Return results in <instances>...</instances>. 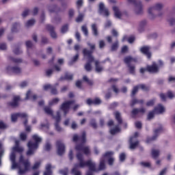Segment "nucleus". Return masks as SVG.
<instances>
[{
  "label": "nucleus",
  "mask_w": 175,
  "mask_h": 175,
  "mask_svg": "<svg viewBox=\"0 0 175 175\" xmlns=\"http://www.w3.org/2000/svg\"><path fill=\"white\" fill-rule=\"evenodd\" d=\"M46 172H44V175H53V170H51V164H48L46 167Z\"/></svg>",
  "instance_id": "nucleus-38"
},
{
  "label": "nucleus",
  "mask_w": 175,
  "mask_h": 175,
  "mask_svg": "<svg viewBox=\"0 0 175 175\" xmlns=\"http://www.w3.org/2000/svg\"><path fill=\"white\" fill-rule=\"evenodd\" d=\"M115 118L118 122V125L115 126V128L110 130L111 135H116V133H118L121 132V129H120V126L122 124V118H121V113L120 111H116L115 112Z\"/></svg>",
  "instance_id": "nucleus-4"
},
{
  "label": "nucleus",
  "mask_w": 175,
  "mask_h": 175,
  "mask_svg": "<svg viewBox=\"0 0 175 175\" xmlns=\"http://www.w3.org/2000/svg\"><path fill=\"white\" fill-rule=\"evenodd\" d=\"M86 103L88 105V106H92V105H94L95 106H99V105L102 103V100H100L99 98H95L94 100L88 98Z\"/></svg>",
  "instance_id": "nucleus-17"
},
{
  "label": "nucleus",
  "mask_w": 175,
  "mask_h": 175,
  "mask_svg": "<svg viewBox=\"0 0 175 175\" xmlns=\"http://www.w3.org/2000/svg\"><path fill=\"white\" fill-rule=\"evenodd\" d=\"M40 18L41 24H43V23H44V21H46V14L44 13V11L42 12Z\"/></svg>",
  "instance_id": "nucleus-54"
},
{
  "label": "nucleus",
  "mask_w": 175,
  "mask_h": 175,
  "mask_svg": "<svg viewBox=\"0 0 175 175\" xmlns=\"http://www.w3.org/2000/svg\"><path fill=\"white\" fill-rule=\"evenodd\" d=\"M94 62H95V57H88V62L84 66L86 72H91V70H92V66L91 65V63Z\"/></svg>",
  "instance_id": "nucleus-19"
},
{
  "label": "nucleus",
  "mask_w": 175,
  "mask_h": 175,
  "mask_svg": "<svg viewBox=\"0 0 175 175\" xmlns=\"http://www.w3.org/2000/svg\"><path fill=\"white\" fill-rule=\"evenodd\" d=\"M21 28V24H20V22H15L12 23L11 32L12 33H17L18 32H19Z\"/></svg>",
  "instance_id": "nucleus-20"
},
{
  "label": "nucleus",
  "mask_w": 175,
  "mask_h": 175,
  "mask_svg": "<svg viewBox=\"0 0 175 175\" xmlns=\"http://www.w3.org/2000/svg\"><path fill=\"white\" fill-rule=\"evenodd\" d=\"M11 61L14 62V64L23 63V59H21V58L11 57Z\"/></svg>",
  "instance_id": "nucleus-52"
},
{
  "label": "nucleus",
  "mask_w": 175,
  "mask_h": 175,
  "mask_svg": "<svg viewBox=\"0 0 175 175\" xmlns=\"http://www.w3.org/2000/svg\"><path fill=\"white\" fill-rule=\"evenodd\" d=\"M79 55L77 53L68 62L69 66H72L75 62H77V59H79Z\"/></svg>",
  "instance_id": "nucleus-34"
},
{
  "label": "nucleus",
  "mask_w": 175,
  "mask_h": 175,
  "mask_svg": "<svg viewBox=\"0 0 175 175\" xmlns=\"http://www.w3.org/2000/svg\"><path fill=\"white\" fill-rule=\"evenodd\" d=\"M75 17V10L73 8H70L68 10V20H72Z\"/></svg>",
  "instance_id": "nucleus-44"
},
{
  "label": "nucleus",
  "mask_w": 175,
  "mask_h": 175,
  "mask_svg": "<svg viewBox=\"0 0 175 175\" xmlns=\"http://www.w3.org/2000/svg\"><path fill=\"white\" fill-rule=\"evenodd\" d=\"M99 64V61H95V70L96 73H102V72H103V67L100 66Z\"/></svg>",
  "instance_id": "nucleus-29"
},
{
  "label": "nucleus",
  "mask_w": 175,
  "mask_h": 175,
  "mask_svg": "<svg viewBox=\"0 0 175 175\" xmlns=\"http://www.w3.org/2000/svg\"><path fill=\"white\" fill-rule=\"evenodd\" d=\"M40 167V161H37L34 163L33 166L31 167L32 170H36Z\"/></svg>",
  "instance_id": "nucleus-61"
},
{
  "label": "nucleus",
  "mask_w": 175,
  "mask_h": 175,
  "mask_svg": "<svg viewBox=\"0 0 175 175\" xmlns=\"http://www.w3.org/2000/svg\"><path fill=\"white\" fill-rule=\"evenodd\" d=\"M81 31L83 32L85 36H88V29L86 25H83L81 27Z\"/></svg>",
  "instance_id": "nucleus-53"
},
{
  "label": "nucleus",
  "mask_w": 175,
  "mask_h": 175,
  "mask_svg": "<svg viewBox=\"0 0 175 175\" xmlns=\"http://www.w3.org/2000/svg\"><path fill=\"white\" fill-rule=\"evenodd\" d=\"M62 80H73V75L66 74L64 77H61Z\"/></svg>",
  "instance_id": "nucleus-47"
},
{
  "label": "nucleus",
  "mask_w": 175,
  "mask_h": 175,
  "mask_svg": "<svg viewBox=\"0 0 175 175\" xmlns=\"http://www.w3.org/2000/svg\"><path fill=\"white\" fill-rule=\"evenodd\" d=\"M19 163H22L24 166V169H21V167H19L18 173L20 175H23L27 173V172H29L31 170V162H29V160L24 159V156L21 154L19 157Z\"/></svg>",
  "instance_id": "nucleus-3"
},
{
  "label": "nucleus",
  "mask_w": 175,
  "mask_h": 175,
  "mask_svg": "<svg viewBox=\"0 0 175 175\" xmlns=\"http://www.w3.org/2000/svg\"><path fill=\"white\" fill-rule=\"evenodd\" d=\"M68 29H69V26L68 25V24H66L62 27L61 33H66V32H68Z\"/></svg>",
  "instance_id": "nucleus-46"
},
{
  "label": "nucleus",
  "mask_w": 175,
  "mask_h": 175,
  "mask_svg": "<svg viewBox=\"0 0 175 175\" xmlns=\"http://www.w3.org/2000/svg\"><path fill=\"white\" fill-rule=\"evenodd\" d=\"M111 98V92L110 91V89L108 90V92L105 95V99L108 100V99H110Z\"/></svg>",
  "instance_id": "nucleus-62"
},
{
  "label": "nucleus",
  "mask_w": 175,
  "mask_h": 175,
  "mask_svg": "<svg viewBox=\"0 0 175 175\" xmlns=\"http://www.w3.org/2000/svg\"><path fill=\"white\" fill-rule=\"evenodd\" d=\"M81 168L80 163H75L74 165V167L72 169V173L75 175H81V172L80 171H77V169Z\"/></svg>",
  "instance_id": "nucleus-24"
},
{
  "label": "nucleus",
  "mask_w": 175,
  "mask_h": 175,
  "mask_svg": "<svg viewBox=\"0 0 175 175\" xmlns=\"http://www.w3.org/2000/svg\"><path fill=\"white\" fill-rule=\"evenodd\" d=\"M8 75L12 76V75H21L22 70L21 68L17 66H8L5 68Z\"/></svg>",
  "instance_id": "nucleus-6"
},
{
  "label": "nucleus",
  "mask_w": 175,
  "mask_h": 175,
  "mask_svg": "<svg viewBox=\"0 0 175 175\" xmlns=\"http://www.w3.org/2000/svg\"><path fill=\"white\" fill-rule=\"evenodd\" d=\"M137 92H139V85H135L133 87L131 91V98H135V96L136 95V94H137Z\"/></svg>",
  "instance_id": "nucleus-39"
},
{
  "label": "nucleus",
  "mask_w": 175,
  "mask_h": 175,
  "mask_svg": "<svg viewBox=\"0 0 175 175\" xmlns=\"http://www.w3.org/2000/svg\"><path fill=\"white\" fill-rule=\"evenodd\" d=\"M29 14V10L28 8H26L22 13L21 16L22 17H23V18H25V17H27Z\"/></svg>",
  "instance_id": "nucleus-60"
},
{
  "label": "nucleus",
  "mask_w": 175,
  "mask_h": 175,
  "mask_svg": "<svg viewBox=\"0 0 175 175\" xmlns=\"http://www.w3.org/2000/svg\"><path fill=\"white\" fill-rule=\"evenodd\" d=\"M49 12H51V13H59V12H62V10H61V8L57 5V4H54L53 8L49 9Z\"/></svg>",
  "instance_id": "nucleus-32"
},
{
  "label": "nucleus",
  "mask_w": 175,
  "mask_h": 175,
  "mask_svg": "<svg viewBox=\"0 0 175 175\" xmlns=\"http://www.w3.org/2000/svg\"><path fill=\"white\" fill-rule=\"evenodd\" d=\"M79 142H81V144H85L87 143V133L83 131L81 136H79Z\"/></svg>",
  "instance_id": "nucleus-31"
},
{
  "label": "nucleus",
  "mask_w": 175,
  "mask_h": 175,
  "mask_svg": "<svg viewBox=\"0 0 175 175\" xmlns=\"http://www.w3.org/2000/svg\"><path fill=\"white\" fill-rule=\"evenodd\" d=\"M113 10L114 12V16L116 18H121V17H122V14L121 13V11H120V8H118V7L113 6Z\"/></svg>",
  "instance_id": "nucleus-26"
},
{
  "label": "nucleus",
  "mask_w": 175,
  "mask_h": 175,
  "mask_svg": "<svg viewBox=\"0 0 175 175\" xmlns=\"http://www.w3.org/2000/svg\"><path fill=\"white\" fill-rule=\"evenodd\" d=\"M162 8H163V5L161 3H157L155 5L149 8L148 13L150 16V20H154V18H155V17H157V16H155L152 13V12H154V10H162Z\"/></svg>",
  "instance_id": "nucleus-12"
},
{
  "label": "nucleus",
  "mask_w": 175,
  "mask_h": 175,
  "mask_svg": "<svg viewBox=\"0 0 175 175\" xmlns=\"http://www.w3.org/2000/svg\"><path fill=\"white\" fill-rule=\"evenodd\" d=\"M56 152L59 157H62L66 152V146L62 140L58 139L55 142Z\"/></svg>",
  "instance_id": "nucleus-5"
},
{
  "label": "nucleus",
  "mask_w": 175,
  "mask_h": 175,
  "mask_svg": "<svg viewBox=\"0 0 175 175\" xmlns=\"http://www.w3.org/2000/svg\"><path fill=\"white\" fill-rule=\"evenodd\" d=\"M158 127L153 129V135L152 137H148L146 143L150 144L152 142H155L161 133H163L165 132V128H163V125L162 124H158Z\"/></svg>",
  "instance_id": "nucleus-2"
},
{
  "label": "nucleus",
  "mask_w": 175,
  "mask_h": 175,
  "mask_svg": "<svg viewBox=\"0 0 175 175\" xmlns=\"http://www.w3.org/2000/svg\"><path fill=\"white\" fill-rule=\"evenodd\" d=\"M119 159L120 162H124L125 159H126V154L124 152L120 153Z\"/></svg>",
  "instance_id": "nucleus-48"
},
{
  "label": "nucleus",
  "mask_w": 175,
  "mask_h": 175,
  "mask_svg": "<svg viewBox=\"0 0 175 175\" xmlns=\"http://www.w3.org/2000/svg\"><path fill=\"white\" fill-rule=\"evenodd\" d=\"M139 103V100H137V98H135V97L133 98V99L131 100V101L130 102V106L131 107H133L135 106V105Z\"/></svg>",
  "instance_id": "nucleus-51"
},
{
  "label": "nucleus",
  "mask_w": 175,
  "mask_h": 175,
  "mask_svg": "<svg viewBox=\"0 0 175 175\" xmlns=\"http://www.w3.org/2000/svg\"><path fill=\"white\" fill-rule=\"evenodd\" d=\"M124 64H132V62H137V58L132 56H127L124 58Z\"/></svg>",
  "instance_id": "nucleus-25"
},
{
  "label": "nucleus",
  "mask_w": 175,
  "mask_h": 175,
  "mask_svg": "<svg viewBox=\"0 0 175 175\" xmlns=\"http://www.w3.org/2000/svg\"><path fill=\"white\" fill-rule=\"evenodd\" d=\"M147 25V21L144 20L139 23V25L138 27V32L142 33V32H144V28L146 25Z\"/></svg>",
  "instance_id": "nucleus-28"
},
{
  "label": "nucleus",
  "mask_w": 175,
  "mask_h": 175,
  "mask_svg": "<svg viewBox=\"0 0 175 175\" xmlns=\"http://www.w3.org/2000/svg\"><path fill=\"white\" fill-rule=\"evenodd\" d=\"M59 173L62 175H68V168H66L65 170H59Z\"/></svg>",
  "instance_id": "nucleus-64"
},
{
  "label": "nucleus",
  "mask_w": 175,
  "mask_h": 175,
  "mask_svg": "<svg viewBox=\"0 0 175 175\" xmlns=\"http://www.w3.org/2000/svg\"><path fill=\"white\" fill-rule=\"evenodd\" d=\"M84 3L83 0H78L76 3L77 9H80Z\"/></svg>",
  "instance_id": "nucleus-59"
},
{
  "label": "nucleus",
  "mask_w": 175,
  "mask_h": 175,
  "mask_svg": "<svg viewBox=\"0 0 175 175\" xmlns=\"http://www.w3.org/2000/svg\"><path fill=\"white\" fill-rule=\"evenodd\" d=\"M20 100H21L20 96H14L12 100L7 103V106L12 109H17L20 106Z\"/></svg>",
  "instance_id": "nucleus-8"
},
{
  "label": "nucleus",
  "mask_w": 175,
  "mask_h": 175,
  "mask_svg": "<svg viewBox=\"0 0 175 175\" xmlns=\"http://www.w3.org/2000/svg\"><path fill=\"white\" fill-rule=\"evenodd\" d=\"M144 113H146V109L145 108H134L133 109V110L131 111V118H134L136 119L137 118V117H139V114H142V116H143V114H144Z\"/></svg>",
  "instance_id": "nucleus-13"
},
{
  "label": "nucleus",
  "mask_w": 175,
  "mask_h": 175,
  "mask_svg": "<svg viewBox=\"0 0 175 175\" xmlns=\"http://www.w3.org/2000/svg\"><path fill=\"white\" fill-rule=\"evenodd\" d=\"M44 111L48 116H51V117L54 116V111H53V109H51V108H50V107H45L44 108Z\"/></svg>",
  "instance_id": "nucleus-36"
},
{
  "label": "nucleus",
  "mask_w": 175,
  "mask_h": 175,
  "mask_svg": "<svg viewBox=\"0 0 175 175\" xmlns=\"http://www.w3.org/2000/svg\"><path fill=\"white\" fill-rule=\"evenodd\" d=\"M141 53L147 57L148 59H150L152 57L151 52L150 51V46H144L140 49Z\"/></svg>",
  "instance_id": "nucleus-18"
},
{
  "label": "nucleus",
  "mask_w": 175,
  "mask_h": 175,
  "mask_svg": "<svg viewBox=\"0 0 175 175\" xmlns=\"http://www.w3.org/2000/svg\"><path fill=\"white\" fill-rule=\"evenodd\" d=\"M27 147L28 148L35 150H38V148H39V144L29 141L27 144Z\"/></svg>",
  "instance_id": "nucleus-30"
},
{
  "label": "nucleus",
  "mask_w": 175,
  "mask_h": 175,
  "mask_svg": "<svg viewBox=\"0 0 175 175\" xmlns=\"http://www.w3.org/2000/svg\"><path fill=\"white\" fill-rule=\"evenodd\" d=\"M88 46L90 47V50H88L87 49H83V57H94L92 54L94 53V51H95V44H92L91 43H88Z\"/></svg>",
  "instance_id": "nucleus-9"
},
{
  "label": "nucleus",
  "mask_w": 175,
  "mask_h": 175,
  "mask_svg": "<svg viewBox=\"0 0 175 175\" xmlns=\"http://www.w3.org/2000/svg\"><path fill=\"white\" fill-rule=\"evenodd\" d=\"M84 20V15L83 14H79V16L76 18L77 23H81Z\"/></svg>",
  "instance_id": "nucleus-56"
},
{
  "label": "nucleus",
  "mask_w": 175,
  "mask_h": 175,
  "mask_svg": "<svg viewBox=\"0 0 175 175\" xmlns=\"http://www.w3.org/2000/svg\"><path fill=\"white\" fill-rule=\"evenodd\" d=\"M89 125H90V126H92V128H93V129H97L98 124L96 123V119H95V118L90 119Z\"/></svg>",
  "instance_id": "nucleus-33"
},
{
  "label": "nucleus",
  "mask_w": 175,
  "mask_h": 175,
  "mask_svg": "<svg viewBox=\"0 0 175 175\" xmlns=\"http://www.w3.org/2000/svg\"><path fill=\"white\" fill-rule=\"evenodd\" d=\"M35 24V19H30L27 21L26 23L27 27H31V25H33Z\"/></svg>",
  "instance_id": "nucleus-63"
},
{
  "label": "nucleus",
  "mask_w": 175,
  "mask_h": 175,
  "mask_svg": "<svg viewBox=\"0 0 175 175\" xmlns=\"http://www.w3.org/2000/svg\"><path fill=\"white\" fill-rule=\"evenodd\" d=\"M98 170L100 172L102 170H106V159L102 157L100 159V163L98 165Z\"/></svg>",
  "instance_id": "nucleus-22"
},
{
  "label": "nucleus",
  "mask_w": 175,
  "mask_h": 175,
  "mask_svg": "<svg viewBox=\"0 0 175 175\" xmlns=\"http://www.w3.org/2000/svg\"><path fill=\"white\" fill-rule=\"evenodd\" d=\"M23 148H20V146H14L13 148V152H23Z\"/></svg>",
  "instance_id": "nucleus-57"
},
{
  "label": "nucleus",
  "mask_w": 175,
  "mask_h": 175,
  "mask_svg": "<svg viewBox=\"0 0 175 175\" xmlns=\"http://www.w3.org/2000/svg\"><path fill=\"white\" fill-rule=\"evenodd\" d=\"M98 13L99 14H102L103 16H105L106 17H109V16H110V12H109V10L105 7V4L103 3H99Z\"/></svg>",
  "instance_id": "nucleus-14"
},
{
  "label": "nucleus",
  "mask_w": 175,
  "mask_h": 175,
  "mask_svg": "<svg viewBox=\"0 0 175 175\" xmlns=\"http://www.w3.org/2000/svg\"><path fill=\"white\" fill-rule=\"evenodd\" d=\"M152 157L154 159H157V158H158V157H159V150H155V149H152Z\"/></svg>",
  "instance_id": "nucleus-41"
},
{
  "label": "nucleus",
  "mask_w": 175,
  "mask_h": 175,
  "mask_svg": "<svg viewBox=\"0 0 175 175\" xmlns=\"http://www.w3.org/2000/svg\"><path fill=\"white\" fill-rule=\"evenodd\" d=\"M161 102H166L167 99V96H166V94H163V93H161L159 94Z\"/></svg>",
  "instance_id": "nucleus-58"
},
{
  "label": "nucleus",
  "mask_w": 175,
  "mask_h": 175,
  "mask_svg": "<svg viewBox=\"0 0 175 175\" xmlns=\"http://www.w3.org/2000/svg\"><path fill=\"white\" fill-rule=\"evenodd\" d=\"M83 81H85V83H87L88 85H90V87H92V85H94V81L88 79V77H87V76H83Z\"/></svg>",
  "instance_id": "nucleus-37"
},
{
  "label": "nucleus",
  "mask_w": 175,
  "mask_h": 175,
  "mask_svg": "<svg viewBox=\"0 0 175 175\" xmlns=\"http://www.w3.org/2000/svg\"><path fill=\"white\" fill-rule=\"evenodd\" d=\"M138 87L140 88L141 90H142L143 91H150V88L148 86H146V85L144 84H140L139 85H138Z\"/></svg>",
  "instance_id": "nucleus-55"
},
{
  "label": "nucleus",
  "mask_w": 175,
  "mask_h": 175,
  "mask_svg": "<svg viewBox=\"0 0 175 175\" xmlns=\"http://www.w3.org/2000/svg\"><path fill=\"white\" fill-rule=\"evenodd\" d=\"M74 103V100H68L62 104L60 109L64 112V116H66V114L69 113V110H70V105H73Z\"/></svg>",
  "instance_id": "nucleus-10"
},
{
  "label": "nucleus",
  "mask_w": 175,
  "mask_h": 175,
  "mask_svg": "<svg viewBox=\"0 0 175 175\" xmlns=\"http://www.w3.org/2000/svg\"><path fill=\"white\" fill-rule=\"evenodd\" d=\"M46 29L49 32L51 38L52 39H57V33L55 32V27L50 24L46 25Z\"/></svg>",
  "instance_id": "nucleus-15"
},
{
  "label": "nucleus",
  "mask_w": 175,
  "mask_h": 175,
  "mask_svg": "<svg viewBox=\"0 0 175 175\" xmlns=\"http://www.w3.org/2000/svg\"><path fill=\"white\" fill-rule=\"evenodd\" d=\"M13 53L14 54H15L16 55H20V54H23V51H21L20 49V47H16V49H14L13 50Z\"/></svg>",
  "instance_id": "nucleus-50"
},
{
  "label": "nucleus",
  "mask_w": 175,
  "mask_h": 175,
  "mask_svg": "<svg viewBox=\"0 0 175 175\" xmlns=\"http://www.w3.org/2000/svg\"><path fill=\"white\" fill-rule=\"evenodd\" d=\"M133 138L134 137H131L129 139V144H130V148L131 150H135L137 146H139V141H136L135 142H133Z\"/></svg>",
  "instance_id": "nucleus-27"
},
{
  "label": "nucleus",
  "mask_w": 175,
  "mask_h": 175,
  "mask_svg": "<svg viewBox=\"0 0 175 175\" xmlns=\"http://www.w3.org/2000/svg\"><path fill=\"white\" fill-rule=\"evenodd\" d=\"M118 50V41L115 42L111 46V51H117Z\"/></svg>",
  "instance_id": "nucleus-43"
},
{
  "label": "nucleus",
  "mask_w": 175,
  "mask_h": 175,
  "mask_svg": "<svg viewBox=\"0 0 175 175\" xmlns=\"http://www.w3.org/2000/svg\"><path fill=\"white\" fill-rule=\"evenodd\" d=\"M92 32L94 36H98L99 35V33L98 32V27L95 23L92 25Z\"/></svg>",
  "instance_id": "nucleus-35"
},
{
  "label": "nucleus",
  "mask_w": 175,
  "mask_h": 175,
  "mask_svg": "<svg viewBox=\"0 0 175 175\" xmlns=\"http://www.w3.org/2000/svg\"><path fill=\"white\" fill-rule=\"evenodd\" d=\"M155 111L153 109L152 111H149L148 116H147V120L148 121H151L152 118L155 117Z\"/></svg>",
  "instance_id": "nucleus-40"
},
{
  "label": "nucleus",
  "mask_w": 175,
  "mask_h": 175,
  "mask_svg": "<svg viewBox=\"0 0 175 175\" xmlns=\"http://www.w3.org/2000/svg\"><path fill=\"white\" fill-rule=\"evenodd\" d=\"M32 139L33 141H35L34 143H36L37 144H39V143H40L42 142V138L39 137V136H38V135H33L32 136Z\"/></svg>",
  "instance_id": "nucleus-45"
},
{
  "label": "nucleus",
  "mask_w": 175,
  "mask_h": 175,
  "mask_svg": "<svg viewBox=\"0 0 175 175\" xmlns=\"http://www.w3.org/2000/svg\"><path fill=\"white\" fill-rule=\"evenodd\" d=\"M129 3H133L136 8L135 13L136 14H143V4L141 1L136 0H127Z\"/></svg>",
  "instance_id": "nucleus-7"
},
{
  "label": "nucleus",
  "mask_w": 175,
  "mask_h": 175,
  "mask_svg": "<svg viewBox=\"0 0 175 175\" xmlns=\"http://www.w3.org/2000/svg\"><path fill=\"white\" fill-rule=\"evenodd\" d=\"M155 105V98L151 99L146 103V106L148 107H151Z\"/></svg>",
  "instance_id": "nucleus-49"
},
{
  "label": "nucleus",
  "mask_w": 175,
  "mask_h": 175,
  "mask_svg": "<svg viewBox=\"0 0 175 175\" xmlns=\"http://www.w3.org/2000/svg\"><path fill=\"white\" fill-rule=\"evenodd\" d=\"M77 159H78L79 162V166L81 168L85 167V166L89 167L88 172H98V170H96V165L95 163H92V161L88 160L84 161V157H83V154L80 152H78L77 154Z\"/></svg>",
  "instance_id": "nucleus-1"
},
{
  "label": "nucleus",
  "mask_w": 175,
  "mask_h": 175,
  "mask_svg": "<svg viewBox=\"0 0 175 175\" xmlns=\"http://www.w3.org/2000/svg\"><path fill=\"white\" fill-rule=\"evenodd\" d=\"M130 75H136V66L131 63L126 64Z\"/></svg>",
  "instance_id": "nucleus-23"
},
{
  "label": "nucleus",
  "mask_w": 175,
  "mask_h": 175,
  "mask_svg": "<svg viewBox=\"0 0 175 175\" xmlns=\"http://www.w3.org/2000/svg\"><path fill=\"white\" fill-rule=\"evenodd\" d=\"M154 111L156 112V114H163L166 111V109L162 104H158L157 107L154 108Z\"/></svg>",
  "instance_id": "nucleus-21"
},
{
  "label": "nucleus",
  "mask_w": 175,
  "mask_h": 175,
  "mask_svg": "<svg viewBox=\"0 0 175 175\" xmlns=\"http://www.w3.org/2000/svg\"><path fill=\"white\" fill-rule=\"evenodd\" d=\"M147 72L149 73H158L159 72V66L155 62H153L150 66L147 65Z\"/></svg>",
  "instance_id": "nucleus-16"
},
{
  "label": "nucleus",
  "mask_w": 175,
  "mask_h": 175,
  "mask_svg": "<svg viewBox=\"0 0 175 175\" xmlns=\"http://www.w3.org/2000/svg\"><path fill=\"white\" fill-rule=\"evenodd\" d=\"M113 155L114 152L113 151H108L103 154V157H104V159H105V158L108 159L107 163L109 166H113V165H114L115 159L114 157H113Z\"/></svg>",
  "instance_id": "nucleus-11"
},
{
  "label": "nucleus",
  "mask_w": 175,
  "mask_h": 175,
  "mask_svg": "<svg viewBox=\"0 0 175 175\" xmlns=\"http://www.w3.org/2000/svg\"><path fill=\"white\" fill-rule=\"evenodd\" d=\"M17 120H18V113H12L11 115L12 122H17Z\"/></svg>",
  "instance_id": "nucleus-42"
}]
</instances>
